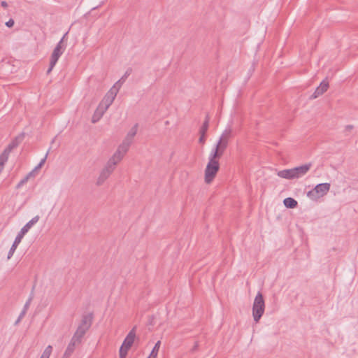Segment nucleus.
<instances>
[{
    "label": "nucleus",
    "mask_w": 358,
    "mask_h": 358,
    "mask_svg": "<svg viewBox=\"0 0 358 358\" xmlns=\"http://www.w3.org/2000/svg\"><path fill=\"white\" fill-rule=\"evenodd\" d=\"M52 351V347L51 345H48L46 348L44 350L42 355L40 358H49Z\"/></svg>",
    "instance_id": "obj_24"
},
{
    "label": "nucleus",
    "mask_w": 358,
    "mask_h": 358,
    "mask_svg": "<svg viewBox=\"0 0 358 358\" xmlns=\"http://www.w3.org/2000/svg\"><path fill=\"white\" fill-rule=\"evenodd\" d=\"M265 303L262 294L259 292L255 298L252 306L254 320L258 322L264 313Z\"/></svg>",
    "instance_id": "obj_6"
},
{
    "label": "nucleus",
    "mask_w": 358,
    "mask_h": 358,
    "mask_svg": "<svg viewBox=\"0 0 358 358\" xmlns=\"http://www.w3.org/2000/svg\"><path fill=\"white\" fill-rule=\"evenodd\" d=\"M32 299H33V293H31V296H29V298L28 299V300L27 301V302L25 303V304L22 310L24 311L25 313H27Z\"/></svg>",
    "instance_id": "obj_28"
},
{
    "label": "nucleus",
    "mask_w": 358,
    "mask_h": 358,
    "mask_svg": "<svg viewBox=\"0 0 358 358\" xmlns=\"http://www.w3.org/2000/svg\"><path fill=\"white\" fill-rule=\"evenodd\" d=\"M68 34V32H66L62 39L59 41V43L57 44L56 47L53 50V52L50 57V66L47 71V74H49L53 67L55 66L56 63L57 62L59 57L63 54L64 51L66 49V45L64 44V41Z\"/></svg>",
    "instance_id": "obj_5"
},
{
    "label": "nucleus",
    "mask_w": 358,
    "mask_h": 358,
    "mask_svg": "<svg viewBox=\"0 0 358 358\" xmlns=\"http://www.w3.org/2000/svg\"><path fill=\"white\" fill-rule=\"evenodd\" d=\"M148 358H150V357H148Z\"/></svg>",
    "instance_id": "obj_40"
},
{
    "label": "nucleus",
    "mask_w": 358,
    "mask_h": 358,
    "mask_svg": "<svg viewBox=\"0 0 358 358\" xmlns=\"http://www.w3.org/2000/svg\"><path fill=\"white\" fill-rule=\"evenodd\" d=\"M25 314H26V313L24 311L22 310V312L20 313V315L18 316V318L17 319V320L15 322V325H17L20 322L22 319L25 315Z\"/></svg>",
    "instance_id": "obj_30"
},
{
    "label": "nucleus",
    "mask_w": 358,
    "mask_h": 358,
    "mask_svg": "<svg viewBox=\"0 0 358 358\" xmlns=\"http://www.w3.org/2000/svg\"><path fill=\"white\" fill-rule=\"evenodd\" d=\"M138 130V124H136L133 126V127L129 130V131L127 133V136L129 137H132L133 138L136 136Z\"/></svg>",
    "instance_id": "obj_27"
},
{
    "label": "nucleus",
    "mask_w": 358,
    "mask_h": 358,
    "mask_svg": "<svg viewBox=\"0 0 358 358\" xmlns=\"http://www.w3.org/2000/svg\"><path fill=\"white\" fill-rule=\"evenodd\" d=\"M312 167L311 163H307L299 166L293 168L295 179L305 176Z\"/></svg>",
    "instance_id": "obj_13"
},
{
    "label": "nucleus",
    "mask_w": 358,
    "mask_h": 358,
    "mask_svg": "<svg viewBox=\"0 0 358 358\" xmlns=\"http://www.w3.org/2000/svg\"><path fill=\"white\" fill-rule=\"evenodd\" d=\"M209 122H210V116L208 114H206L205 120H204L201 127L200 128L199 134H206L208 129V126H209Z\"/></svg>",
    "instance_id": "obj_20"
},
{
    "label": "nucleus",
    "mask_w": 358,
    "mask_h": 358,
    "mask_svg": "<svg viewBox=\"0 0 358 358\" xmlns=\"http://www.w3.org/2000/svg\"><path fill=\"white\" fill-rule=\"evenodd\" d=\"M224 152L220 148L215 146L212 150L209 156V161L210 162H218V159L222 156Z\"/></svg>",
    "instance_id": "obj_16"
},
{
    "label": "nucleus",
    "mask_w": 358,
    "mask_h": 358,
    "mask_svg": "<svg viewBox=\"0 0 358 358\" xmlns=\"http://www.w3.org/2000/svg\"><path fill=\"white\" fill-rule=\"evenodd\" d=\"M116 155H113L108 162L106 163L104 168L101 170L99 176L96 180V185L101 186L104 182L109 178L111 173L114 171L116 165L120 162Z\"/></svg>",
    "instance_id": "obj_1"
},
{
    "label": "nucleus",
    "mask_w": 358,
    "mask_h": 358,
    "mask_svg": "<svg viewBox=\"0 0 358 358\" xmlns=\"http://www.w3.org/2000/svg\"><path fill=\"white\" fill-rule=\"evenodd\" d=\"M118 92V89H116L115 91L111 89L105 96L104 99L101 101L100 104H101V108H103V110L106 111L108 108V107L112 104L113 102L117 93Z\"/></svg>",
    "instance_id": "obj_11"
},
{
    "label": "nucleus",
    "mask_w": 358,
    "mask_h": 358,
    "mask_svg": "<svg viewBox=\"0 0 358 358\" xmlns=\"http://www.w3.org/2000/svg\"><path fill=\"white\" fill-rule=\"evenodd\" d=\"M352 129H353L352 125H347L345 127V131H350Z\"/></svg>",
    "instance_id": "obj_38"
},
{
    "label": "nucleus",
    "mask_w": 358,
    "mask_h": 358,
    "mask_svg": "<svg viewBox=\"0 0 358 358\" xmlns=\"http://www.w3.org/2000/svg\"><path fill=\"white\" fill-rule=\"evenodd\" d=\"M278 176L282 178L288 180L295 179L293 169L280 171L278 172Z\"/></svg>",
    "instance_id": "obj_17"
},
{
    "label": "nucleus",
    "mask_w": 358,
    "mask_h": 358,
    "mask_svg": "<svg viewBox=\"0 0 358 358\" xmlns=\"http://www.w3.org/2000/svg\"><path fill=\"white\" fill-rule=\"evenodd\" d=\"M81 343L82 341H79L74 336H72L62 358H70L76 348L80 346Z\"/></svg>",
    "instance_id": "obj_10"
},
{
    "label": "nucleus",
    "mask_w": 358,
    "mask_h": 358,
    "mask_svg": "<svg viewBox=\"0 0 358 358\" xmlns=\"http://www.w3.org/2000/svg\"><path fill=\"white\" fill-rule=\"evenodd\" d=\"M6 25L8 27H12L14 25V20L13 19H10L6 23Z\"/></svg>",
    "instance_id": "obj_36"
},
{
    "label": "nucleus",
    "mask_w": 358,
    "mask_h": 358,
    "mask_svg": "<svg viewBox=\"0 0 358 358\" xmlns=\"http://www.w3.org/2000/svg\"><path fill=\"white\" fill-rule=\"evenodd\" d=\"M127 352L124 350H120V358H125Z\"/></svg>",
    "instance_id": "obj_34"
},
{
    "label": "nucleus",
    "mask_w": 358,
    "mask_h": 358,
    "mask_svg": "<svg viewBox=\"0 0 358 358\" xmlns=\"http://www.w3.org/2000/svg\"><path fill=\"white\" fill-rule=\"evenodd\" d=\"M135 328L136 327H134L129 332L120 350H124L126 352H128L129 348L131 347L136 337Z\"/></svg>",
    "instance_id": "obj_12"
},
{
    "label": "nucleus",
    "mask_w": 358,
    "mask_h": 358,
    "mask_svg": "<svg viewBox=\"0 0 358 358\" xmlns=\"http://www.w3.org/2000/svg\"><path fill=\"white\" fill-rule=\"evenodd\" d=\"M329 88V82L326 80H324L320 85L316 88L314 93L310 96V99H314L317 98L319 96L323 94L325 92L327 91Z\"/></svg>",
    "instance_id": "obj_14"
},
{
    "label": "nucleus",
    "mask_w": 358,
    "mask_h": 358,
    "mask_svg": "<svg viewBox=\"0 0 358 358\" xmlns=\"http://www.w3.org/2000/svg\"><path fill=\"white\" fill-rule=\"evenodd\" d=\"M32 174H33V171H31V172H30L29 174H27V176H26L23 179H22V180L19 182V183H18V184L17 185V186H16V188H17V189H18V188H20V187H22L24 184H25V183L28 181V180H29V177H30L31 176H32Z\"/></svg>",
    "instance_id": "obj_26"
},
{
    "label": "nucleus",
    "mask_w": 358,
    "mask_h": 358,
    "mask_svg": "<svg viewBox=\"0 0 358 358\" xmlns=\"http://www.w3.org/2000/svg\"><path fill=\"white\" fill-rule=\"evenodd\" d=\"M133 139L134 138L132 137H129L127 135L122 143L118 146V148L113 155H116L119 159L122 160L124 155L129 150V148L133 142Z\"/></svg>",
    "instance_id": "obj_9"
},
{
    "label": "nucleus",
    "mask_w": 358,
    "mask_h": 358,
    "mask_svg": "<svg viewBox=\"0 0 358 358\" xmlns=\"http://www.w3.org/2000/svg\"><path fill=\"white\" fill-rule=\"evenodd\" d=\"M160 345H161V341H158L154 348H152L150 355L148 357H150V358H156L157 357V354H158V352H159V348H160Z\"/></svg>",
    "instance_id": "obj_21"
},
{
    "label": "nucleus",
    "mask_w": 358,
    "mask_h": 358,
    "mask_svg": "<svg viewBox=\"0 0 358 358\" xmlns=\"http://www.w3.org/2000/svg\"><path fill=\"white\" fill-rule=\"evenodd\" d=\"M198 348H199V343H198L197 341H196V342L194 343V346H193V347H192V348L191 349V352H194L197 351Z\"/></svg>",
    "instance_id": "obj_35"
},
{
    "label": "nucleus",
    "mask_w": 358,
    "mask_h": 358,
    "mask_svg": "<svg viewBox=\"0 0 358 358\" xmlns=\"http://www.w3.org/2000/svg\"><path fill=\"white\" fill-rule=\"evenodd\" d=\"M93 321V313H90L82 316V320L79 324L76 331L73 334V336L76 338L80 341H83V338L87 331L90 329L92 324Z\"/></svg>",
    "instance_id": "obj_4"
},
{
    "label": "nucleus",
    "mask_w": 358,
    "mask_h": 358,
    "mask_svg": "<svg viewBox=\"0 0 358 358\" xmlns=\"http://www.w3.org/2000/svg\"><path fill=\"white\" fill-rule=\"evenodd\" d=\"M1 6L4 8H6L8 6V3L6 1H2L1 2Z\"/></svg>",
    "instance_id": "obj_37"
},
{
    "label": "nucleus",
    "mask_w": 358,
    "mask_h": 358,
    "mask_svg": "<svg viewBox=\"0 0 358 358\" xmlns=\"http://www.w3.org/2000/svg\"><path fill=\"white\" fill-rule=\"evenodd\" d=\"M331 185L328 182L317 185L313 189L307 193V196L312 200L316 201L326 195L330 189Z\"/></svg>",
    "instance_id": "obj_7"
},
{
    "label": "nucleus",
    "mask_w": 358,
    "mask_h": 358,
    "mask_svg": "<svg viewBox=\"0 0 358 358\" xmlns=\"http://www.w3.org/2000/svg\"><path fill=\"white\" fill-rule=\"evenodd\" d=\"M206 141V134H200V138L199 139V142L200 143H204Z\"/></svg>",
    "instance_id": "obj_33"
},
{
    "label": "nucleus",
    "mask_w": 358,
    "mask_h": 358,
    "mask_svg": "<svg viewBox=\"0 0 358 358\" xmlns=\"http://www.w3.org/2000/svg\"><path fill=\"white\" fill-rule=\"evenodd\" d=\"M8 161V158L7 157H5L4 155H2L1 154L0 155V165H3L5 164V163Z\"/></svg>",
    "instance_id": "obj_31"
},
{
    "label": "nucleus",
    "mask_w": 358,
    "mask_h": 358,
    "mask_svg": "<svg viewBox=\"0 0 358 358\" xmlns=\"http://www.w3.org/2000/svg\"><path fill=\"white\" fill-rule=\"evenodd\" d=\"M231 130L230 129H225L222 134L221 135L219 140H223L229 142V138H231Z\"/></svg>",
    "instance_id": "obj_22"
},
{
    "label": "nucleus",
    "mask_w": 358,
    "mask_h": 358,
    "mask_svg": "<svg viewBox=\"0 0 358 358\" xmlns=\"http://www.w3.org/2000/svg\"><path fill=\"white\" fill-rule=\"evenodd\" d=\"M93 321V313H90L82 316V320L79 324L76 331L73 334V336L76 338L80 341H83V338L87 331L90 329L92 324Z\"/></svg>",
    "instance_id": "obj_3"
},
{
    "label": "nucleus",
    "mask_w": 358,
    "mask_h": 358,
    "mask_svg": "<svg viewBox=\"0 0 358 358\" xmlns=\"http://www.w3.org/2000/svg\"><path fill=\"white\" fill-rule=\"evenodd\" d=\"M284 205L288 208H294L297 206V201L291 197H288L284 199L283 201Z\"/></svg>",
    "instance_id": "obj_19"
},
{
    "label": "nucleus",
    "mask_w": 358,
    "mask_h": 358,
    "mask_svg": "<svg viewBox=\"0 0 358 358\" xmlns=\"http://www.w3.org/2000/svg\"><path fill=\"white\" fill-rule=\"evenodd\" d=\"M132 73V69L128 68L124 74L122 76V77L117 82V84L120 83H124L125 80L127 78L128 76L131 75Z\"/></svg>",
    "instance_id": "obj_25"
},
{
    "label": "nucleus",
    "mask_w": 358,
    "mask_h": 358,
    "mask_svg": "<svg viewBox=\"0 0 358 358\" xmlns=\"http://www.w3.org/2000/svg\"><path fill=\"white\" fill-rule=\"evenodd\" d=\"M39 220V216L36 215L30 221H29L20 230L17 236L15 238V241L10 248V250L8 253L7 259H9L13 255L17 245L20 243L24 236L28 232V231L32 227L34 224H35Z\"/></svg>",
    "instance_id": "obj_2"
},
{
    "label": "nucleus",
    "mask_w": 358,
    "mask_h": 358,
    "mask_svg": "<svg viewBox=\"0 0 358 358\" xmlns=\"http://www.w3.org/2000/svg\"><path fill=\"white\" fill-rule=\"evenodd\" d=\"M106 112L105 110L101 108V104H99L98 108L94 112L92 118V122L93 123H95L99 120V119L103 116V113Z\"/></svg>",
    "instance_id": "obj_18"
},
{
    "label": "nucleus",
    "mask_w": 358,
    "mask_h": 358,
    "mask_svg": "<svg viewBox=\"0 0 358 358\" xmlns=\"http://www.w3.org/2000/svg\"><path fill=\"white\" fill-rule=\"evenodd\" d=\"M228 143L229 142H227L226 141L219 140L215 146L217 147L218 148H220L221 150H222L224 152L225 150L227 149V148L228 146Z\"/></svg>",
    "instance_id": "obj_23"
},
{
    "label": "nucleus",
    "mask_w": 358,
    "mask_h": 358,
    "mask_svg": "<svg viewBox=\"0 0 358 358\" xmlns=\"http://www.w3.org/2000/svg\"><path fill=\"white\" fill-rule=\"evenodd\" d=\"M220 169L219 162H210L207 164L205 169V182L210 184L216 176L217 173Z\"/></svg>",
    "instance_id": "obj_8"
},
{
    "label": "nucleus",
    "mask_w": 358,
    "mask_h": 358,
    "mask_svg": "<svg viewBox=\"0 0 358 358\" xmlns=\"http://www.w3.org/2000/svg\"><path fill=\"white\" fill-rule=\"evenodd\" d=\"M24 134L22 133L16 136L6 147L8 150H13L14 148H17L24 140Z\"/></svg>",
    "instance_id": "obj_15"
},
{
    "label": "nucleus",
    "mask_w": 358,
    "mask_h": 358,
    "mask_svg": "<svg viewBox=\"0 0 358 358\" xmlns=\"http://www.w3.org/2000/svg\"><path fill=\"white\" fill-rule=\"evenodd\" d=\"M47 157H48V153H46V155H45V157L41 160V162H39V164L35 167V169L32 171L33 172L41 169L43 165L45 164V161H46V159H47Z\"/></svg>",
    "instance_id": "obj_29"
},
{
    "label": "nucleus",
    "mask_w": 358,
    "mask_h": 358,
    "mask_svg": "<svg viewBox=\"0 0 358 358\" xmlns=\"http://www.w3.org/2000/svg\"><path fill=\"white\" fill-rule=\"evenodd\" d=\"M122 83H120L117 84V83H116L113 87H114V88H115V87H116V86H118V88H117V89L119 90V88L120 87V85H121V84H122Z\"/></svg>",
    "instance_id": "obj_39"
},
{
    "label": "nucleus",
    "mask_w": 358,
    "mask_h": 358,
    "mask_svg": "<svg viewBox=\"0 0 358 358\" xmlns=\"http://www.w3.org/2000/svg\"><path fill=\"white\" fill-rule=\"evenodd\" d=\"M12 150H8V148H6V149L3 150V152L1 153L2 155H4L5 157H7L8 159V156Z\"/></svg>",
    "instance_id": "obj_32"
}]
</instances>
